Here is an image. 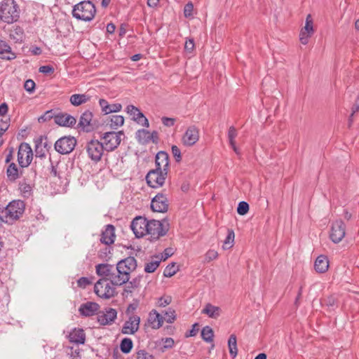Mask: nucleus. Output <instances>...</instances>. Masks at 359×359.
<instances>
[{
    "label": "nucleus",
    "mask_w": 359,
    "mask_h": 359,
    "mask_svg": "<svg viewBox=\"0 0 359 359\" xmlns=\"http://www.w3.org/2000/svg\"><path fill=\"white\" fill-rule=\"evenodd\" d=\"M124 135L123 131L119 132H107L103 134L101 144H103L104 148L107 151H112L116 149L121 142V137Z\"/></svg>",
    "instance_id": "423d86ee"
},
{
    "label": "nucleus",
    "mask_w": 359,
    "mask_h": 359,
    "mask_svg": "<svg viewBox=\"0 0 359 359\" xmlns=\"http://www.w3.org/2000/svg\"><path fill=\"white\" fill-rule=\"evenodd\" d=\"M24 88L29 93H33L35 88V83L32 79H28L25 82Z\"/></svg>",
    "instance_id": "13d9d810"
},
{
    "label": "nucleus",
    "mask_w": 359,
    "mask_h": 359,
    "mask_svg": "<svg viewBox=\"0 0 359 359\" xmlns=\"http://www.w3.org/2000/svg\"><path fill=\"white\" fill-rule=\"evenodd\" d=\"M140 280L141 277L138 276L135 278H133L131 281L127 282L128 284L126 285L123 294L125 295L126 294H128L129 293H132L133 291L139 287L140 285Z\"/></svg>",
    "instance_id": "2f4dec72"
},
{
    "label": "nucleus",
    "mask_w": 359,
    "mask_h": 359,
    "mask_svg": "<svg viewBox=\"0 0 359 359\" xmlns=\"http://www.w3.org/2000/svg\"><path fill=\"white\" fill-rule=\"evenodd\" d=\"M167 175V171L155 168L147 173L146 180L149 187L159 188L164 184Z\"/></svg>",
    "instance_id": "6e6552de"
},
{
    "label": "nucleus",
    "mask_w": 359,
    "mask_h": 359,
    "mask_svg": "<svg viewBox=\"0 0 359 359\" xmlns=\"http://www.w3.org/2000/svg\"><path fill=\"white\" fill-rule=\"evenodd\" d=\"M133 341L129 338H124L122 339L120 348L123 353H128L133 348Z\"/></svg>",
    "instance_id": "4c0bfd02"
},
{
    "label": "nucleus",
    "mask_w": 359,
    "mask_h": 359,
    "mask_svg": "<svg viewBox=\"0 0 359 359\" xmlns=\"http://www.w3.org/2000/svg\"><path fill=\"white\" fill-rule=\"evenodd\" d=\"M19 189L24 197L27 198L31 195L32 187L25 182L20 183Z\"/></svg>",
    "instance_id": "c03bdc74"
},
{
    "label": "nucleus",
    "mask_w": 359,
    "mask_h": 359,
    "mask_svg": "<svg viewBox=\"0 0 359 359\" xmlns=\"http://www.w3.org/2000/svg\"><path fill=\"white\" fill-rule=\"evenodd\" d=\"M237 136L236 129L233 126H231L229 129L228 132V138L230 144H233L235 142V138Z\"/></svg>",
    "instance_id": "864d4df0"
},
{
    "label": "nucleus",
    "mask_w": 359,
    "mask_h": 359,
    "mask_svg": "<svg viewBox=\"0 0 359 359\" xmlns=\"http://www.w3.org/2000/svg\"><path fill=\"white\" fill-rule=\"evenodd\" d=\"M199 140V130L195 126H189L182 137V142L186 147L194 145Z\"/></svg>",
    "instance_id": "4468645a"
},
{
    "label": "nucleus",
    "mask_w": 359,
    "mask_h": 359,
    "mask_svg": "<svg viewBox=\"0 0 359 359\" xmlns=\"http://www.w3.org/2000/svg\"><path fill=\"white\" fill-rule=\"evenodd\" d=\"M39 72L45 74H50L54 72V69L50 65H44L39 67Z\"/></svg>",
    "instance_id": "69168bd1"
},
{
    "label": "nucleus",
    "mask_w": 359,
    "mask_h": 359,
    "mask_svg": "<svg viewBox=\"0 0 359 359\" xmlns=\"http://www.w3.org/2000/svg\"><path fill=\"white\" fill-rule=\"evenodd\" d=\"M235 234L233 230H228V234L224 241L223 249L226 250L231 248L234 242Z\"/></svg>",
    "instance_id": "58836bf2"
},
{
    "label": "nucleus",
    "mask_w": 359,
    "mask_h": 359,
    "mask_svg": "<svg viewBox=\"0 0 359 359\" xmlns=\"http://www.w3.org/2000/svg\"><path fill=\"white\" fill-rule=\"evenodd\" d=\"M76 144L74 137L65 136L57 140L55 143V149L61 154H67L72 152Z\"/></svg>",
    "instance_id": "9d476101"
},
{
    "label": "nucleus",
    "mask_w": 359,
    "mask_h": 359,
    "mask_svg": "<svg viewBox=\"0 0 359 359\" xmlns=\"http://www.w3.org/2000/svg\"><path fill=\"white\" fill-rule=\"evenodd\" d=\"M35 143V154L36 156L39 158L46 157V154L48 150V144L46 139H43V136L34 140Z\"/></svg>",
    "instance_id": "aec40b11"
},
{
    "label": "nucleus",
    "mask_w": 359,
    "mask_h": 359,
    "mask_svg": "<svg viewBox=\"0 0 359 359\" xmlns=\"http://www.w3.org/2000/svg\"><path fill=\"white\" fill-rule=\"evenodd\" d=\"M96 273L102 277V279L111 282L114 285V277L116 271L115 266L109 264H99L95 266Z\"/></svg>",
    "instance_id": "f8f14e48"
},
{
    "label": "nucleus",
    "mask_w": 359,
    "mask_h": 359,
    "mask_svg": "<svg viewBox=\"0 0 359 359\" xmlns=\"http://www.w3.org/2000/svg\"><path fill=\"white\" fill-rule=\"evenodd\" d=\"M172 154L177 162H180L182 161V155L180 149L176 146L172 145Z\"/></svg>",
    "instance_id": "4d7b16f0"
},
{
    "label": "nucleus",
    "mask_w": 359,
    "mask_h": 359,
    "mask_svg": "<svg viewBox=\"0 0 359 359\" xmlns=\"http://www.w3.org/2000/svg\"><path fill=\"white\" fill-rule=\"evenodd\" d=\"M228 346H229L230 355L233 358H235L238 353L236 337L235 334H231L229 337V339L228 341Z\"/></svg>",
    "instance_id": "c9c22d12"
},
{
    "label": "nucleus",
    "mask_w": 359,
    "mask_h": 359,
    "mask_svg": "<svg viewBox=\"0 0 359 359\" xmlns=\"http://www.w3.org/2000/svg\"><path fill=\"white\" fill-rule=\"evenodd\" d=\"M117 264L118 268L128 273V278L130 279V273L137 268V261L133 257H128L119 261Z\"/></svg>",
    "instance_id": "a211bd4d"
},
{
    "label": "nucleus",
    "mask_w": 359,
    "mask_h": 359,
    "mask_svg": "<svg viewBox=\"0 0 359 359\" xmlns=\"http://www.w3.org/2000/svg\"><path fill=\"white\" fill-rule=\"evenodd\" d=\"M88 156L94 163H97L101 161L102 157L105 150L103 144L97 140H92L88 142L86 146Z\"/></svg>",
    "instance_id": "0eeeda50"
},
{
    "label": "nucleus",
    "mask_w": 359,
    "mask_h": 359,
    "mask_svg": "<svg viewBox=\"0 0 359 359\" xmlns=\"http://www.w3.org/2000/svg\"><path fill=\"white\" fill-rule=\"evenodd\" d=\"M218 256V254L216 251L215 250H209L207 252L206 255H205V259L208 261V262H210L213 259H215Z\"/></svg>",
    "instance_id": "338daca9"
},
{
    "label": "nucleus",
    "mask_w": 359,
    "mask_h": 359,
    "mask_svg": "<svg viewBox=\"0 0 359 359\" xmlns=\"http://www.w3.org/2000/svg\"><path fill=\"white\" fill-rule=\"evenodd\" d=\"M10 126V118H8L6 120H0V137L3 136L5 132L8 129Z\"/></svg>",
    "instance_id": "09e8293b"
},
{
    "label": "nucleus",
    "mask_w": 359,
    "mask_h": 359,
    "mask_svg": "<svg viewBox=\"0 0 359 359\" xmlns=\"http://www.w3.org/2000/svg\"><path fill=\"white\" fill-rule=\"evenodd\" d=\"M156 169L168 172L169 156L165 151H159L155 158Z\"/></svg>",
    "instance_id": "6ab92c4d"
},
{
    "label": "nucleus",
    "mask_w": 359,
    "mask_h": 359,
    "mask_svg": "<svg viewBox=\"0 0 359 359\" xmlns=\"http://www.w3.org/2000/svg\"><path fill=\"white\" fill-rule=\"evenodd\" d=\"M117 312L114 309H108L105 312L98 314L97 321L102 325L111 324L116 318Z\"/></svg>",
    "instance_id": "f3484780"
},
{
    "label": "nucleus",
    "mask_w": 359,
    "mask_h": 359,
    "mask_svg": "<svg viewBox=\"0 0 359 359\" xmlns=\"http://www.w3.org/2000/svg\"><path fill=\"white\" fill-rule=\"evenodd\" d=\"M329 267V261L326 256L320 255L318 256L314 264L315 270L318 273H325L327 271Z\"/></svg>",
    "instance_id": "c85d7f7f"
},
{
    "label": "nucleus",
    "mask_w": 359,
    "mask_h": 359,
    "mask_svg": "<svg viewBox=\"0 0 359 359\" xmlns=\"http://www.w3.org/2000/svg\"><path fill=\"white\" fill-rule=\"evenodd\" d=\"M147 234L148 239L153 242L165 236L168 231V224L158 220H150L148 222Z\"/></svg>",
    "instance_id": "20e7f679"
},
{
    "label": "nucleus",
    "mask_w": 359,
    "mask_h": 359,
    "mask_svg": "<svg viewBox=\"0 0 359 359\" xmlns=\"http://www.w3.org/2000/svg\"><path fill=\"white\" fill-rule=\"evenodd\" d=\"M15 54L11 51L10 46L4 41H0V58L11 60L15 58Z\"/></svg>",
    "instance_id": "bb28decb"
},
{
    "label": "nucleus",
    "mask_w": 359,
    "mask_h": 359,
    "mask_svg": "<svg viewBox=\"0 0 359 359\" xmlns=\"http://www.w3.org/2000/svg\"><path fill=\"white\" fill-rule=\"evenodd\" d=\"M69 351H67V355L71 358L75 359L80 357V350L79 348L74 349L73 347L68 348Z\"/></svg>",
    "instance_id": "680f3d73"
},
{
    "label": "nucleus",
    "mask_w": 359,
    "mask_h": 359,
    "mask_svg": "<svg viewBox=\"0 0 359 359\" xmlns=\"http://www.w3.org/2000/svg\"><path fill=\"white\" fill-rule=\"evenodd\" d=\"M163 314V321L165 320L168 323H172L176 319L175 311L171 308H169Z\"/></svg>",
    "instance_id": "79ce46f5"
},
{
    "label": "nucleus",
    "mask_w": 359,
    "mask_h": 359,
    "mask_svg": "<svg viewBox=\"0 0 359 359\" xmlns=\"http://www.w3.org/2000/svg\"><path fill=\"white\" fill-rule=\"evenodd\" d=\"M8 179L11 181H15L20 177L19 171L17 165L14 163H11L6 170Z\"/></svg>",
    "instance_id": "473e14b6"
},
{
    "label": "nucleus",
    "mask_w": 359,
    "mask_h": 359,
    "mask_svg": "<svg viewBox=\"0 0 359 359\" xmlns=\"http://www.w3.org/2000/svg\"><path fill=\"white\" fill-rule=\"evenodd\" d=\"M115 229L111 224L106 226L104 231H102L100 237L101 243L105 245H110L114 242L115 239Z\"/></svg>",
    "instance_id": "5701e85b"
},
{
    "label": "nucleus",
    "mask_w": 359,
    "mask_h": 359,
    "mask_svg": "<svg viewBox=\"0 0 359 359\" xmlns=\"http://www.w3.org/2000/svg\"><path fill=\"white\" fill-rule=\"evenodd\" d=\"M179 270L178 266L175 263H171L168 264L163 271V275L165 277H172Z\"/></svg>",
    "instance_id": "ea45409f"
},
{
    "label": "nucleus",
    "mask_w": 359,
    "mask_h": 359,
    "mask_svg": "<svg viewBox=\"0 0 359 359\" xmlns=\"http://www.w3.org/2000/svg\"><path fill=\"white\" fill-rule=\"evenodd\" d=\"M116 271L114 273V285H122L128 282L129 278H128V273L118 268V265L116 264L115 266Z\"/></svg>",
    "instance_id": "cd10ccee"
},
{
    "label": "nucleus",
    "mask_w": 359,
    "mask_h": 359,
    "mask_svg": "<svg viewBox=\"0 0 359 359\" xmlns=\"http://www.w3.org/2000/svg\"><path fill=\"white\" fill-rule=\"evenodd\" d=\"M311 34H309V32H304V30H301L299 34V40L301 43L304 45H306L309 42V39L311 36Z\"/></svg>",
    "instance_id": "bf43d9fd"
},
{
    "label": "nucleus",
    "mask_w": 359,
    "mask_h": 359,
    "mask_svg": "<svg viewBox=\"0 0 359 359\" xmlns=\"http://www.w3.org/2000/svg\"><path fill=\"white\" fill-rule=\"evenodd\" d=\"M201 337L206 342H212L214 337V332L209 326H205L202 329Z\"/></svg>",
    "instance_id": "e433bc0d"
},
{
    "label": "nucleus",
    "mask_w": 359,
    "mask_h": 359,
    "mask_svg": "<svg viewBox=\"0 0 359 359\" xmlns=\"http://www.w3.org/2000/svg\"><path fill=\"white\" fill-rule=\"evenodd\" d=\"M154 135L157 137V132L154 131L152 133H150L149 131L147 130L141 129L137 131L136 138L140 143L147 144L151 141V136Z\"/></svg>",
    "instance_id": "c756f323"
},
{
    "label": "nucleus",
    "mask_w": 359,
    "mask_h": 359,
    "mask_svg": "<svg viewBox=\"0 0 359 359\" xmlns=\"http://www.w3.org/2000/svg\"><path fill=\"white\" fill-rule=\"evenodd\" d=\"M96 9L90 1H81L74 6L73 16L81 20L90 21L93 19Z\"/></svg>",
    "instance_id": "7ed1b4c3"
},
{
    "label": "nucleus",
    "mask_w": 359,
    "mask_h": 359,
    "mask_svg": "<svg viewBox=\"0 0 359 359\" xmlns=\"http://www.w3.org/2000/svg\"><path fill=\"white\" fill-rule=\"evenodd\" d=\"M148 322L153 329H158L163 324V316L154 309L149 314Z\"/></svg>",
    "instance_id": "393cba45"
},
{
    "label": "nucleus",
    "mask_w": 359,
    "mask_h": 359,
    "mask_svg": "<svg viewBox=\"0 0 359 359\" xmlns=\"http://www.w3.org/2000/svg\"><path fill=\"white\" fill-rule=\"evenodd\" d=\"M11 36L16 40H22L24 36V30L20 26H15L11 30Z\"/></svg>",
    "instance_id": "a19ab883"
},
{
    "label": "nucleus",
    "mask_w": 359,
    "mask_h": 359,
    "mask_svg": "<svg viewBox=\"0 0 359 359\" xmlns=\"http://www.w3.org/2000/svg\"><path fill=\"white\" fill-rule=\"evenodd\" d=\"M162 341H163V347L165 348H172L175 343L173 339H172L170 337H167L165 339H163Z\"/></svg>",
    "instance_id": "774afa93"
},
{
    "label": "nucleus",
    "mask_w": 359,
    "mask_h": 359,
    "mask_svg": "<svg viewBox=\"0 0 359 359\" xmlns=\"http://www.w3.org/2000/svg\"><path fill=\"white\" fill-rule=\"evenodd\" d=\"M68 338L70 342L76 344H83L86 341L85 332L83 330L80 328H75L72 330L68 335Z\"/></svg>",
    "instance_id": "b1692460"
},
{
    "label": "nucleus",
    "mask_w": 359,
    "mask_h": 359,
    "mask_svg": "<svg viewBox=\"0 0 359 359\" xmlns=\"http://www.w3.org/2000/svg\"><path fill=\"white\" fill-rule=\"evenodd\" d=\"M194 5L191 2L187 3L184 8V15L186 18H190L193 15Z\"/></svg>",
    "instance_id": "5fc2aeb1"
},
{
    "label": "nucleus",
    "mask_w": 359,
    "mask_h": 359,
    "mask_svg": "<svg viewBox=\"0 0 359 359\" xmlns=\"http://www.w3.org/2000/svg\"><path fill=\"white\" fill-rule=\"evenodd\" d=\"M161 121H162L163 124L167 127H171V126H174V124L175 123V118H168V117H165V116L161 118Z\"/></svg>",
    "instance_id": "0e129e2a"
},
{
    "label": "nucleus",
    "mask_w": 359,
    "mask_h": 359,
    "mask_svg": "<svg viewBox=\"0 0 359 359\" xmlns=\"http://www.w3.org/2000/svg\"><path fill=\"white\" fill-rule=\"evenodd\" d=\"M24 211L23 201H13L5 208L0 210V220L7 224H12L22 215Z\"/></svg>",
    "instance_id": "f257e3e1"
},
{
    "label": "nucleus",
    "mask_w": 359,
    "mask_h": 359,
    "mask_svg": "<svg viewBox=\"0 0 359 359\" xmlns=\"http://www.w3.org/2000/svg\"><path fill=\"white\" fill-rule=\"evenodd\" d=\"M122 109V105L119 103H114L109 104L107 111L105 112V114H109L114 112L120 111Z\"/></svg>",
    "instance_id": "8fccbe9b"
},
{
    "label": "nucleus",
    "mask_w": 359,
    "mask_h": 359,
    "mask_svg": "<svg viewBox=\"0 0 359 359\" xmlns=\"http://www.w3.org/2000/svg\"><path fill=\"white\" fill-rule=\"evenodd\" d=\"M140 318L136 315H133L129 317L128 320H126L121 329V332L124 334H133L139 329Z\"/></svg>",
    "instance_id": "2eb2a0df"
},
{
    "label": "nucleus",
    "mask_w": 359,
    "mask_h": 359,
    "mask_svg": "<svg viewBox=\"0 0 359 359\" xmlns=\"http://www.w3.org/2000/svg\"><path fill=\"white\" fill-rule=\"evenodd\" d=\"M194 41L193 39L187 40L184 44V50L188 53H191L194 49Z\"/></svg>",
    "instance_id": "e2e57ef3"
},
{
    "label": "nucleus",
    "mask_w": 359,
    "mask_h": 359,
    "mask_svg": "<svg viewBox=\"0 0 359 359\" xmlns=\"http://www.w3.org/2000/svg\"><path fill=\"white\" fill-rule=\"evenodd\" d=\"M110 121L109 125L111 128L116 129L118 127L121 126L124 123V118L121 115H112L109 117Z\"/></svg>",
    "instance_id": "f704fd0d"
},
{
    "label": "nucleus",
    "mask_w": 359,
    "mask_h": 359,
    "mask_svg": "<svg viewBox=\"0 0 359 359\" xmlns=\"http://www.w3.org/2000/svg\"><path fill=\"white\" fill-rule=\"evenodd\" d=\"M172 302V298L170 296L162 297L158 299L157 305L160 307H165L169 305Z\"/></svg>",
    "instance_id": "3c124183"
},
{
    "label": "nucleus",
    "mask_w": 359,
    "mask_h": 359,
    "mask_svg": "<svg viewBox=\"0 0 359 359\" xmlns=\"http://www.w3.org/2000/svg\"><path fill=\"white\" fill-rule=\"evenodd\" d=\"M100 309L98 304L92 302H88L82 304L79 309V313L83 316H91L95 315Z\"/></svg>",
    "instance_id": "412c9836"
},
{
    "label": "nucleus",
    "mask_w": 359,
    "mask_h": 359,
    "mask_svg": "<svg viewBox=\"0 0 359 359\" xmlns=\"http://www.w3.org/2000/svg\"><path fill=\"white\" fill-rule=\"evenodd\" d=\"M137 123L148 128L149 126V121L145 116L141 112L138 113L137 116L135 117V121Z\"/></svg>",
    "instance_id": "de8ad7c7"
},
{
    "label": "nucleus",
    "mask_w": 359,
    "mask_h": 359,
    "mask_svg": "<svg viewBox=\"0 0 359 359\" xmlns=\"http://www.w3.org/2000/svg\"><path fill=\"white\" fill-rule=\"evenodd\" d=\"M89 100L85 94H74L70 97V102L74 106H79Z\"/></svg>",
    "instance_id": "72a5a7b5"
},
{
    "label": "nucleus",
    "mask_w": 359,
    "mask_h": 359,
    "mask_svg": "<svg viewBox=\"0 0 359 359\" xmlns=\"http://www.w3.org/2000/svg\"><path fill=\"white\" fill-rule=\"evenodd\" d=\"M55 123L61 126L71 127L76 124V118L68 114L60 113L57 114L54 118Z\"/></svg>",
    "instance_id": "4be33fe9"
},
{
    "label": "nucleus",
    "mask_w": 359,
    "mask_h": 359,
    "mask_svg": "<svg viewBox=\"0 0 359 359\" xmlns=\"http://www.w3.org/2000/svg\"><path fill=\"white\" fill-rule=\"evenodd\" d=\"M95 293L100 298L109 299L116 295V288L111 282L104 279H100L94 286Z\"/></svg>",
    "instance_id": "39448f33"
},
{
    "label": "nucleus",
    "mask_w": 359,
    "mask_h": 359,
    "mask_svg": "<svg viewBox=\"0 0 359 359\" xmlns=\"http://www.w3.org/2000/svg\"><path fill=\"white\" fill-rule=\"evenodd\" d=\"M126 111L130 116H133V118L135 121V117L137 116L138 113H141L140 109L133 105H128L126 107Z\"/></svg>",
    "instance_id": "603ef678"
},
{
    "label": "nucleus",
    "mask_w": 359,
    "mask_h": 359,
    "mask_svg": "<svg viewBox=\"0 0 359 359\" xmlns=\"http://www.w3.org/2000/svg\"><path fill=\"white\" fill-rule=\"evenodd\" d=\"M249 210V205L245 201H241L238 203L237 212L241 215H245Z\"/></svg>",
    "instance_id": "49530a36"
},
{
    "label": "nucleus",
    "mask_w": 359,
    "mask_h": 359,
    "mask_svg": "<svg viewBox=\"0 0 359 359\" xmlns=\"http://www.w3.org/2000/svg\"><path fill=\"white\" fill-rule=\"evenodd\" d=\"M33 159V151L30 145L27 142L20 144L18 151V161L22 168L28 167Z\"/></svg>",
    "instance_id": "1a4fd4ad"
},
{
    "label": "nucleus",
    "mask_w": 359,
    "mask_h": 359,
    "mask_svg": "<svg viewBox=\"0 0 359 359\" xmlns=\"http://www.w3.org/2000/svg\"><path fill=\"white\" fill-rule=\"evenodd\" d=\"M77 284L80 287L85 288L88 285L92 284V280L86 277H82L77 281Z\"/></svg>",
    "instance_id": "052dcab7"
},
{
    "label": "nucleus",
    "mask_w": 359,
    "mask_h": 359,
    "mask_svg": "<svg viewBox=\"0 0 359 359\" xmlns=\"http://www.w3.org/2000/svg\"><path fill=\"white\" fill-rule=\"evenodd\" d=\"M304 32H309V34H313L314 32L313 26V20L311 15H308L306 18V23L304 28L302 29Z\"/></svg>",
    "instance_id": "a18cd8bd"
},
{
    "label": "nucleus",
    "mask_w": 359,
    "mask_h": 359,
    "mask_svg": "<svg viewBox=\"0 0 359 359\" xmlns=\"http://www.w3.org/2000/svg\"><path fill=\"white\" fill-rule=\"evenodd\" d=\"M148 222L149 220L141 216L133 219L130 227L137 238L143 237L147 234Z\"/></svg>",
    "instance_id": "9b49d317"
},
{
    "label": "nucleus",
    "mask_w": 359,
    "mask_h": 359,
    "mask_svg": "<svg viewBox=\"0 0 359 359\" xmlns=\"http://www.w3.org/2000/svg\"><path fill=\"white\" fill-rule=\"evenodd\" d=\"M345 234V224L343 221L337 220L332 223L330 237L334 243H339L344 238Z\"/></svg>",
    "instance_id": "ddd939ff"
},
{
    "label": "nucleus",
    "mask_w": 359,
    "mask_h": 359,
    "mask_svg": "<svg viewBox=\"0 0 359 359\" xmlns=\"http://www.w3.org/2000/svg\"><path fill=\"white\" fill-rule=\"evenodd\" d=\"M160 263L161 259H157L147 263L144 266V271L146 273L154 272L156 270V269L159 266Z\"/></svg>",
    "instance_id": "37998d69"
},
{
    "label": "nucleus",
    "mask_w": 359,
    "mask_h": 359,
    "mask_svg": "<svg viewBox=\"0 0 359 359\" xmlns=\"http://www.w3.org/2000/svg\"><path fill=\"white\" fill-rule=\"evenodd\" d=\"M202 313L206 314L208 317L212 318H217L221 313V309L218 306L207 304L205 308L202 310Z\"/></svg>",
    "instance_id": "7c9ffc66"
},
{
    "label": "nucleus",
    "mask_w": 359,
    "mask_h": 359,
    "mask_svg": "<svg viewBox=\"0 0 359 359\" xmlns=\"http://www.w3.org/2000/svg\"><path fill=\"white\" fill-rule=\"evenodd\" d=\"M20 10L14 0H3L0 2V21L11 24L18 20Z\"/></svg>",
    "instance_id": "f03ea898"
},
{
    "label": "nucleus",
    "mask_w": 359,
    "mask_h": 359,
    "mask_svg": "<svg viewBox=\"0 0 359 359\" xmlns=\"http://www.w3.org/2000/svg\"><path fill=\"white\" fill-rule=\"evenodd\" d=\"M137 359H155V358L146 351L140 350L137 352Z\"/></svg>",
    "instance_id": "6e6d98bb"
},
{
    "label": "nucleus",
    "mask_w": 359,
    "mask_h": 359,
    "mask_svg": "<svg viewBox=\"0 0 359 359\" xmlns=\"http://www.w3.org/2000/svg\"><path fill=\"white\" fill-rule=\"evenodd\" d=\"M93 113L88 110L84 111L79 120V126L86 131H90L92 127Z\"/></svg>",
    "instance_id": "a878e982"
},
{
    "label": "nucleus",
    "mask_w": 359,
    "mask_h": 359,
    "mask_svg": "<svg viewBox=\"0 0 359 359\" xmlns=\"http://www.w3.org/2000/svg\"><path fill=\"white\" fill-rule=\"evenodd\" d=\"M151 208L154 212H165L168 209V201L163 194H158L152 199Z\"/></svg>",
    "instance_id": "dca6fc26"
}]
</instances>
